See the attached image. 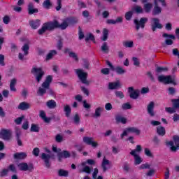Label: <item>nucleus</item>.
I'll return each mask as SVG.
<instances>
[{
    "instance_id": "f3484780",
    "label": "nucleus",
    "mask_w": 179,
    "mask_h": 179,
    "mask_svg": "<svg viewBox=\"0 0 179 179\" xmlns=\"http://www.w3.org/2000/svg\"><path fill=\"white\" fill-rule=\"evenodd\" d=\"M71 157V152L68 150L60 151L57 153V159L59 162H62L63 159H69Z\"/></svg>"
},
{
    "instance_id": "de8ad7c7",
    "label": "nucleus",
    "mask_w": 179,
    "mask_h": 179,
    "mask_svg": "<svg viewBox=\"0 0 179 179\" xmlns=\"http://www.w3.org/2000/svg\"><path fill=\"white\" fill-rule=\"evenodd\" d=\"M62 47H64V39L60 38L57 41V48L59 51H61V50H62Z\"/></svg>"
},
{
    "instance_id": "7ed1b4c3",
    "label": "nucleus",
    "mask_w": 179,
    "mask_h": 179,
    "mask_svg": "<svg viewBox=\"0 0 179 179\" xmlns=\"http://www.w3.org/2000/svg\"><path fill=\"white\" fill-rule=\"evenodd\" d=\"M79 20L76 17H66L62 24L58 22V29H61L62 30H65L68 26H73V24H76Z\"/></svg>"
},
{
    "instance_id": "7c9ffc66",
    "label": "nucleus",
    "mask_w": 179,
    "mask_h": 179,
    "mask_svg": "<svg viewBox=\"0 0 179 179\" xmlns=\"http://www.w3.org/2000/svg\"><path fill=\"white\" fill-rule=\"evenodd\" d=\"M162 13V8L159 6V4H155L154 8L152 10V15L156 16Z\"/></svg>"
},
{
    "instance_id": "a211bd4d",
    "label": "nucleus",
    "mask_w": 179,
    "mask_h": 179,
    "mask_svg": "<svg viewBox=\"0 0 179 179\" xmlns=\"http://www.w3.org/2000/svg\"><path fill=\"white\" fill-rule=\"evenodd\" d=\"M27 157V153L24 152H15L13 155V159L15 160H24Z\"/></svg>"
},
{
    "instance_id": "2f4dec72",
    "label": "nucleus",
    "mask_w": 179,
    "mask_h": 179,
    "mask_svg": "<svg viewBox=\"0 0 179 179\" xmlns=\"http://www.w3.org/2000/svg\"><path fill=\"white\" fill-rule=\"evenodd\" d=\"M157 134L159 136H164L166 135V129L163 126H159L157 127Z\"/></svg>"
},
{
    "instance_id": "393cba45",
    "label": "nucleus",
    "mask_w": 179,
    "mask_h": 179,
    "mask_svg": "<svg viewBox=\"0 0 179 179\" xmlns=\"http://www.w3.org/2000/svg\"><path fill=\"white\" fill-rule=\"evenodd\" d=\"M17 108L22 111H26V110H29V108H30V103L27 102H21L18 105Z\"/></svg>"
},
{
    "instance_id": "338daca9",
    "label": "nucleus",
    "mask_w": 179,
    "mask_h": 179,
    "mask_svg": "<svg viewBox=\"0 0 179 179\" xmlns=\"http://www.w3.org/2000/svg\"><path fill=\"white\" fill-rule=\"evenodd\" d=\"M168 94H169L170 96H174V94H176V88L170 87L168 89Z\"/></svg>"
},
{
    "instance_id": "49530a36",
    "label": "nucleus",
    "mask_w": 179,
    "mask_h": 179,
    "mask_svg": "<svg viewBox=\"0 0 179 179\" xmlns=\"http://www.w3.org/2000/svg\"><path fill=\"white\" fill-rule=\"evenodd\" d=\"M30 131L31 132H40V127L36 124H31Z\"/></svg>"
},
{
    "instance_id": "f8f14e48",
    "label": "nucleus",
    "mask_w": 179,
    "mask_h": 179,
    "mask_svg": "<svg viewBox=\"0 0 179 179\" xmlns=\"http://www.w3.org/2000/svg\"><path fill=\"white\" fill-rule=\"evenodd\" d=\"M128 93L129 94L130 99L133 100H136L139 97L140 92L139 90L134 89V87H128Z\"/></svg>"
},
{
    "instance_id": "79ce46f5",
    "label": "nucleus",
    "mask_w": 179,
    "mask_h": 179,
    "mask_svg": "<svg viewBox=\"0 0 179 179\" xmlns=\"http://www.w3.org/2000/svg\"><path fill=\"white\" fill-rule=\"evenodd\" d=\"M15 138H16L18 146H23V143L22 142V140L20 139V131H17L15 133Z\"/></svg>"
},
{
    "instance_id": "13d9d810",
    "label": "nucleus",
    "mask_w": 179,
    "mask_h": 179,
    "mask_svg": "<svg viewBox=\"0 0 179 179\" xmlns=\"http://www.w3.org/2000/svg\"><path fill=\"white\" fill-rule=\"evenodd\" d=\"M132 108V106L129 102L124 103L122 105V110H131Z\"/></svg>"
},
{
    "instance_id": "f704fd0d",
    "label": "nucleus",
    "mask_w": 179,
    "mask_h": 179,
    "mask_svg": "<svg viewBox=\"0 0 179 179\" xmlns=\"http://www.w3.org/2000/svg\"><path fill=\"white\" fill-rule=\"evenodd\" d=\"M43 7L45 8V9H50L52 7L51 0H45L43 3Z\"/></svg>"
},
{
    "instance_id": "9d476101",
    "label": "nucleus",
    "mask_w": 179,
    "mask_h": 179,
    "mask_svg": "<svg viewBox=\"0 0 179 179\" xmlns=\"http://www.w3.org/2000/svg\"><path fill=\"white\" fill-rule=\"evenodd\" d=\"M148 22V17H141L140 20L137 19L134 20V24L136 25V30H139V29H145V24Z\"/></svg>"
},
{
    "instance_id": "ddd939ff",
    "label": "nucleus",
    "mask_w": 179,
    "mask_h": 179,
    "mask_svg": "<svg viewBox=\"0 0 179 179\" xmlns=\"http://www.w3.org/2000/svg\"><path fill=\"white\" fill-rule=\"evenodd\" d=\"M158 80L161 83H164L165 85H170V83H174V80H173L171 76H159L158 77Z\"/></svg>"
},
{
    "instance_id": "8fccbe9b",
    "label": "nucleus",
    "mask_w": 179,
    "mask_h": 179,
    "mask_svg": "<svg viewBox=\"0 0 179 179\" xmlns=\"http://www.w3.org/2000/svg\"><path fill=\"white\" fill-rule=\"evenodd\" d=\"M173 107L176 110H179V101L178 99H173L171 100Z\"/></svg>"
},
{
    "instance_id": "052dcab7",
    "label": "nucleus",
    "mask_w": 179,
    "mask_h": 179,
    "mask_svg": "<svg viewBox=\"0 0 179 179\" xmlns=\"http://www.w3.org/2000/svg\"><path fill=\"white\" fill-rule=\"evenodd\" d=\"M144 153L145 156H148V157H153V154L152 153V151H150L149 148H145Z\"/></svg>"
},
{
    "instance_id": "69168bd1",
    "label": "nucleus",
    "mask_w": 179,
    "mask_h": 179,
    "mask_svg": "<svg viewBox=\"0 0 179 179\" xmlns=\"http://www.w3.org/2000/svg\"><path fill=\"white\" fill-rule=\"evenodd\" d=\"M8 173H9V169H3L0 172V177H1V178L6 177V176H8Z\"/></svg>"
},
{
    "instance_id": "c9c22d12",
    "label": "nucleus",
    "mask_w": 179,
    "mask_h": 179,
    "mask_svg": "<svg viewBox=\"0 0 179 179\" xmlns=\"http://www.w3.org/2000/svg\"><path fill=\"white\" fill-rule=\"evenodd\" d=\"M115 121L117 124H120V122L122 124H127V118L120 115L115 117Z\"/></svg>"
},
{
    "instance_id": "9b49d317",
    "label": "nucleus",
    "mask_w": 179,
    "mask_h": 179,
    "mask_svg": "<svg viewBox=\"0 0 179 179\" xmlns=\"http://www.w3.org/2000/svg\"><path fill=\"white\" fill-rule=\"evenodd\" d=\"M0 138L3 139V141H10L12 138L10 130L6 129H1L0 131Z\"/></svg>"
},
{
    "instance_id": "aec40b11",
    "label": "nucleus",
    "mask_w": 179,
    "mask_h": 179,
    "mask_svg": "<svg viewBox=\"0 0 179 179\" xmlns=\"http://www.w3.org/2000/svg\"><path fill=\"white\" fill-rule=\"evenodd\" d=\"M40 24H41V21L38 19L29 20V26H31V29L34 30L38 29V27H40Z\"/></svg>"
},
{
    "instance_id": "a18cd8bd",
    "label": "nucleus",
    "mask_w": 179,
    "mask_h": 179,
    "mask_svg": "<svg viewBox=\"0 0 179 179\" xmlns=\"http://www.w3.org/2000/svg\"><path fill=\"white\" fill-rule=\"evenodd\" d=\"M101 108L99 107V108L95 109V113L92 115V117L94 118H99V117H101Z\"/></svg>"
},
{
    "instance_id": "ea45409f",
    "label": "nucleus",
    "mask_w": 179,
    "mask_h": 179,
    "mask_svg": "<svg viewBox=\"0 0 179 179\" xmlns=\"http://www.w3.org/2000/svg\"><path fill=\"white\" fill-rule=\"evenodd\" d=\"M108 38V29L106 28H104L103 30V37L101 38L102 41H107Z\"/></svg>"
},
{
    "instance_id": "bf43d9fd",
    "label": "nucleus",
    "mask_w": 179,
    "mask_h": 179,
    "mask_svg": "<svg viewBox=\"0 0 179 179\" xmlns=\"http://www.w3.org/2000/svg\"><path fill=\"white\" fill-rule=\"evenodd\" d=\"M78 38L80 40H83V38H85V34H83V31L80 27H78Z\"/></svg>"
},
{
    "instance_id": "c03bdc74",
    "label": "nucleus",
    "mask_w": 179,
    "mask_h": 179,
    "mask_svg": "<svg viewBox=\"0 0 179 179\" xmlns=\"http://www.w3.org/2000/svg\"><path fill=\"white\" fill-rule=\"evenodd\" d=\"M73 120L76 125H79V124H80V116H79V114L76 113L73 116Z\"/></svg>"
},
{
    "instance_id": "0e129e2a",
    "label": "nucleus",
    "mask_w": 179,
    "mask_h": 179,
    "mask_svg": "<svg viewBox=\"0 0 179 179\" xmlns=\"http://www.w3.org/2000/svg\"><path fill=\"white\" fill-rule=\"evenodd\" d=\"M32 155L35 156L36 157H38L40 155V148H34L32 151Z\"/></svg>"
},
{
    "instance_id": "bb28decb",
    "label": "nucleus",
    "mask_w": 179,
    "mask_h": 179,
    "mask_svg": "<svg viewBox=\"0 0 179 179\" xmlns=\"http://www.w3.org/2000/svg\"><path fill=\"white\" fill-rule=\"evenodd\" d=\"M110 165V160L106 159V157H103L101 163V168L103 173H106L108 169L107 168V166Z\"/></svg>"
},
{
    "instance_id": "603ef678",
    "label": "nucleus",
    "mask_w": 179,
    "mask_h": 179,
    "mask_svg": "<svg viewBox=\"0 0 179 179\" xmlns=\"http://www.w3.org/2000/svg\"><path fill=\"white\" fill-rule=\"evenodd\" d=\"M124 47H126V48H132L134 47V41H125L123 43Z\"/></svg>"
},
{
    "instance_id": "f257e3e1",
    "label": "nucleus",
    "mask_w": 179,
    "mask_h": 179,
    "mask_svg": "<svg viewBox=\"0 0 179 179\" xmlns=\"http://www.w3.org/2000/svg\"><path fill=\"white\" fill-rule=\"evenodd\" d=\"M52 82V76L48 75L45 81L41 84V87H39L37 94L38 96H43L45 94V93H48L50 96H55V93L51 89H50V86L51 83Z\"/></svg>"
},
{
    "instance_id": "774afa93",
    "label": "nucleus",
    "mask_w": 179,
    "mask_h": 179,
    "mask_svg": "<svg viewBox=\"0 0 179 179\" xmlns=\"http://www.w3.org/2000/svg\"><path fill=\"white\" fill-rule=\"evenodd\" d=\"M132 61L134 62V66H139V65H141V62H139V59H138V57H134L132 58Z\"/></svg>"
},
{
    "instance_id": "3c124183",
    "label": "nucleus",
    "mask_w": 179,
    "mask_h": 179,
    "mask_svg": "<svg viewBox=\"0 0 179 179\" xmlns=\"http://www.w3.org/2000/svg\"><path fill=\"white\" fill-rule=\"evenodd\" d=\"M101 51L104 52L105 54H108V46L107 45V42H104L101 47Z\"/></svg>"
},
{
    "instance_id": "37998d69",
    "label": "nucleus",
    "mask_w": 179,
    "mask_h": 179,
    "mask_svg": "<svg viewBox=\"0 0 179 179\" xmlns=\"http://www.w3.org/2000/svg\"><path fill=\"white\" fill-rule=\"evenodd\" d=\"M95 40L96 38H94V35H93V34L92 33L88 34L85 38V41H86L87 43L89 41H94V43H95Z\"/></svg>"
},
{
    "instance_id": "a878e982",
    "label": "nucleus",
    "mask_w": 179,
    "mask_h": 179,
    "mask_svg": "<svg viewBox=\"0 0 179 179\" xmlns=\"http://www.w3.org/2000/svg\"><path fill=\"white\" fill-rule=\"evenodd\" d=\"M130 155L134 157V164L138 165L142 163L143 159L141 158L139 155L135 154V151L130 152Z\"/></svg>"
},
{
    "instance_id": "4c0bfd02",
    "label": "nucleus",
    "mask_w": 179,
    "mask_h": 179,
    "mask_svg": "<svg viewBox=\"0 0 179 179\" xmlns=\"http://www.w3.org/2000/svg\"><path fill=\"white\" fill-rule=\"evenodd\" d=\"M29 50H30V46H29V44L25 43L22 48V51L24 52V55L27 56L29 55Z\"/></svg>"
},
{
    "instance_id": "b1692460",
    "label": "nucleus",
    "mask_w": 179,
    "mask_h": 179,
    "mask_svg": "<svg viewBox=\"0 0 179 179\" xmlns=\"http://www.w3.org/2000/svg\"><path fill=\"white\" fill-rule=\"evenodd\" d=\"M39 117L47 124H50V122H51L52 118L47 117V115H45V112L44 110H40Z\"/></svg>"
},
{
    "instance_id": "72a5a7b5",
    "label": "nucleus",
    "mask_w": 179,
    "mask_h": 179,
    "mask_svg": "<svg viewBox=\"0 0 179 179\" xmlns=\"http://www.w3.org/2000/svg\"><path fill=\"white\" fill-rule=\"evenodd\" d=\"M46 106L48 108H55L57 107V102H55V100L51 99L47 101Z\"/></svg>"
},
{
    "instance_id": "680f3d73",
    "label": "nucleus",
    "mask_w": 179,
    "mask_h": 179,
    "mask_svg": "<svg viewBox=\"0 0 179 179\" xmlns=\"http://www.w3.org/2000/svg\"><path fill=\"white\" fill-rule=\"evenodd\" d=\"M165 110L166 113H169V114H174L176 112V109L173 107H166L165 108Z\"/></svg>"
},
{
    "instance_id": "e2e57ef3",
    "label": "nucleus",
    "mask_w": 179,
    "mask_h": 179,
    "mask_svg": "<svg viewBox=\"0 0 179 179\" xmlns=\"http://www.w3.org/2000/svg\"><path fill=\"white\" fill-rule=\"evenodd\" d=\"M23 120H24V115H22L20 117H17L15 120V122L17 125H20V124H22V122L23 121Z\"/></svg>"
},
{
    "instance_id": "09e8293b",
    "label": "nucleus",
    "mask_w": 179,
    "mask_h": 179,
    "mask_svg": "<svg viewBox=\"0 0 179 179\" xmlns=\"http://www.w3.org/2000/svg\"><path fill=\"white\" fill-rule=\"evenodd\" d=\"M132 10H134L138 14L143 13V8L141 6H136L132 8Z\"/></svg>"
},
{
    "instance_id": "f03ea898",
    "label": "nucleus",
    "mask_w": 179,
    "mask_h": 179,
    "mask_svg": "<svg viewBox=\"0 0 179 179\" xmlns=\"http://www.w3.org/2000/svg\"><path fill=\"white\" fill-rule=\"evenodd\" d=\"M58 21L57 20L45 22L42 27L38 30V34L42 36L47 30L51 31L54 30V29H58Z\"/></svg>"
},
{
    "instance_id": "864d4df0",
    "label": "nucleus",
    "mask_w": 179,
    "mask_h": 179,
    "mask_svg": "<svg viewBox=\"0 0 179 179\" xmlns=\"http://www.w3.org/2000/svg\"><path fill=\"white\" fill-rule=\"evenodd\" d=\"M83 62L85 69H90V62H89V60H87V59H83Z\"/></svg>"
},
{
    "instance_id": "6ab92c4d",
    "label": "nucleus",
    "mask_w": 179,
    "mask_h": 179,
    "mask_svg": "<svg viewBox=\"0 0 179 179\" xmlns=\"http://www.w3.org/2000/svg\"><path fill=\"white\" fill-rule=\"evenodd\" d=\"M120 87H121V83L120 81L110 82L108 85V89L109 90H117V89H120Z\"/></svg>"
},
{
    "instance_id": "4be33fe9",
    "label": "nucleus",
    "mask_w": 179,
    "mask_h": 179,
    "mask_svg": "<svg viewBox=\"0 0 179 179\" xmlns=\"http://www.w3.org/2000/svg\"><path fill=\"white\" fill-rule=\"evenodd\" d=\"M123 18L122 17H117L115 20L108 19L106 20V24H117L118 23H122Z\"/></svg>"
},
{
    "instance_id": "e433bc0d",
    "label": "nucleus",
    "mask_w": 179,
    "mask_h": 179,
    "mask_svg": "<svg viewBox=\"0 0 179 179\" xmlns=\"http://www.w3.org/2000/svg\"><path fill=\"white\" fill-rule=\"evenodd\" d=\"M153 8V5L151 3H147L144 4V10L145 13H149L152 10Z\"/></svg>"
},
{
    "instance_id": "5701e85b",
    "label": "nucleus",
    "mask_w": 179,
    "mask_h": 179,
    "mask_svg": "<svg viewBox=\"0 0 179 179\" xmlns=\"http://www.w3.org/2000/svg\"><path fill=\"white\" fill-rule=\"evenodd\" d=\"M86 164H87V161L81 163V166L83 167V169L80 170L79 173H86L87 174H90V173H92V169Z\"/></svg>"
},
{
    "instance_id": "1a4fd4ad",
    "label": "nucleus",
    "mask_w": 179,
    "mask_h": 179,
    "mask_svg": "<svg viewBox=\"0 0 179 179\" xmlns=\"http://www.w3.org/2000/svg\"><path fill=\"white\" fill-rule=\"evenodd\" d=\"M17 167L21 171H33L34 170V165L33 164H27L26 162L20 163Z\"/></svg>"
},
{
    "instance_id": "2eb2a0df",
    "label": "nucleus",
    "mask_w": 179,
    "mask_h": 179,
    "mask_svg": "<svg viewBox=\"0 0 179 179\" xmlns=\"http://www.w3.org/2000/svg\"><path fill=\"white\" fill-rule=\"evenodd\" d=\"M83 142L86 143V145H89L90 146H92V148H97L99 146V143L94 141L92 137L84 136Z\"/></svg>"
},
{
    "instance_id": "39448f33",
    "label": "nucleus",
    "mask_w": 179,
    "mask_h": 179,
    "mask_svg": "<svg viewBox=\"0 0 179 179\" xmlns=\"http://www.w3.org/2000/svg\"><path fill=\"white\" fill-rule=\"evenodd\" d=\"M31 73H33V75H35L36 73L35 79L36 82H38V83H40V82H41V80L43 79V76H44L45 73L41 67H33L31 70Z\"/></svg>"
},
{
    "instance_id": "58836bf2",
    "label": "nucleus",
    "mask_w": 179,
    "mask_h": 179,
    "mask_svg": "<svg viewBox=\"0 0 179 179\" xmlns=\"http://www.w3.org/2000/svg\"><path fill=\"white\" fill-rule=\"evenodd\" d=\"M58 176L59 177H68V176H69V172L64 169H59L58 171Z\"/></svg>"
},
{
    "instance_id": "20e7f679",
    "label": "nucleus",
    "mask_w": 179,
    "mask_h": 179,
    "mask_svg": "<svg viewBox=\"0 0 179 179\" xmlns=\"http://www.w3.org/2000/svg\"><path fill=\"white\" fill-rule=\"evenodd\" d=\"M76 73L78 79L80 80L81 83H83V85H86L87 86H89V85H90V82L87 80V72H85L83 69H76Z\"/></svg>"
},
{
    "instance_id": "6e6d98bb",
    "label": "nucleus",
    "mask_w": 179,
    "mask_h": 179,
    "mask_svg": "<svg viewBox=\"0 0 179 179\" xmlns=\"http://www.w3.org/2000/svg\"><path fill=\"white\" fill-rule=\"evenodd\" d=\"M115 95L116 97H117V99H124L125 97V95L122 91H115Z\"/></svg>"
},
{
    "instance_id": "6e6552de",
    "label": "nucleus",
    "mask_w": 179,
    "mask_h": 179,
    "mask_svg": "<svg viewBox=\"0 0 179 179\" xmlns=\"http://www.w3.org/2000/svg\"><path fill=\"white\" fill-rule=\"evenodd\" d=\"M54 155H49L46 153H42L41 155V159L44 162L45 169H51V161Z\"/></svg>"
},
{
    "instance_id": "4468645a",
    "label": "nucleus",
    "mask_w": 179,
    "mask_h": 179,
    "mask_svg": "<svg viewBox=\"0 0 179 179\" xmlns=\"http://www.w3.org/2000/svg\"><path fill=\"white\" fill-rule=\"evenodd\" d=\"M151 29L152 31H156V29H163V25L160 24L159 18H152Z\"/></svg>"
},
{
    "instance_id": "412c9836",
    "label": "nucleus",
    "mask_w": 179,
    "mask_h": 179,
    "mask_svg": "<svg viewBox=\"0 0 179 179\" xmlns=\"http://www.w3.org/2000/svg\"><path fill=\"white\" fill-rule=\"evenodd\" d=\"M155 102L151 101L147 106V111L150 117H155Z\"/></svg>"
},
{
    "instance_id": "473e14b6",
    "label": "nucleus",
    "mask_w": 179,
    "mask_h": 179,
    "mask_svg": "<svg viewBox=\"0 0 179 179\" xmlns=\"http://www.w3.org/2000/svg\"><path fill=\"white\" fill-rule=\"evenodd\" d=\"M17 80L16 78H13L10 82V92H16V83Z\"/></svg>"
},
{
    "instance_id": "4d7b16f0",
    "label": "nucleus",
    "mask_w": 179,
    "mask_h": 179,
    "mask_svg": "<svg viewBox=\"0 0 179 179\" xmlns=\"http://www.w3.org/2000/svg\"><path fill=\"white\" fill-rule=\"evenodd\" d=\"M133 15H134V12L131 10L127 12L124 16L126 20H128V21L131 20V19H132Z\"/></svg>"
},
{
    "instance_id": "0eeeda50",
    "label": "nucleus",
    "mask_w": 179,
    "mask_h": 179,
    "mask_svg": "<svg viewBox=\"0 0 179 179\" xmlns=\"http://www.w3.org/2000/svg\"><path fill=\"white\" fill-rule=\"evenodd\" d=\"M128 134H136V135H141V130L135 127H127L120 135L121 138L124 139V136H127Z\"/></svg>"
},
{
    "instance_id": "c85d7f7f",
    "label": "nucleus",
    "mask_w": 179,
    "mask_h": 179,
    "mask_svg": "<svg viewBox=\"0 0 179 179\" xmlns=\"http://www.w3.org/2000/svg\"><path fill=\"white\" fill-rule=\"evenodd\" d=\"M58 54V52L55 50H51L49 51L48 54L46 55L45 61H50L52 59L53 57H55Z\"/></svg>"
},
{
    "instance_id": "423d86ee",
    "label": "nucleus",
    "mask_w": 179,
    "mask_h": 179,
    "mask_svg": "<svg viewBox=\"0 0 179 179\" xmlns=\"http://www.w3.org/2000/svg\"><path fill=\"white\" fill-rule=\"evenodd\" d=\"M166 145H169V146H171L170 150L171 152L179 150V136H173V141H169L166 143Z\"/></svg>"
},
{
    "instance_id": "a19ab883",
    "label": "nucleus",
    "mask_w": 179,
    "mask_h": 179,
    "mask_svg": "<svg viewBox=\"0 0 179 179\" xmlns=\"http://www.w3.org/2000/svg\"><path fill=\"white\" fill-rule=\"evenodd\" d=\"M114 71L117 75H124L125 73V69H123L121 66L114 67Z\"/></svg>"
},
{
    "instance_id": "dca6fc26",
    "label": "nucleus",
    "mask_w": 179,
    "mask_h": 179,
    "mask_svg": "<svg viewBox=\"0 0 179 179\" xmlns=\"http://www.w3.org/2000/svg\"><path fill=\"white\" fill-rule=\"evenodd\" d=\"M64 54H69V57L70 58H73V59H74V61H76V62H79V57H78V55L75 52H73L71 50V48H64Z\"/></svg>"
},
{
    "instance_id": "c756f323",
    "label": "nucleus",
    "mask_w": 179,
    "mask_h": 179,
    "mask_svg": "<svg viewBox=\"0 0 179 179\" xmlns=\"http://www.w3.org/2000/svg\"><path fill=\"white\" fill-rule=\"evenodd\" d=\"M64 111L66 118H69V117H71V114H72V108H71V106L69 105L64 106Z\"/></svg>"
},
{
    "instance_id": "5fc2aeb1",
    "label": "nucleus",
    "mask_w": 179,
    "mask_h": 179,
    "mask_svg": "<svg viewBox=\"0 0 179 179\" xmlns=\"http://www.w3.org/2000/svg\"><path fill=\"white\" fill-rule=\"evenodd\" d=\"M159 2L162 3V6H163L164 8H166V6H167V3H166V0H154L155 5H159Z\"/></svg>"
},
{
    "instance_id": "cd10ccee",
    "label": "nucleus",
    "mask_w": 179,
    "mask_h": 179,
    "mask_svg": "<svg viewBox=\"0 0 179 179\" xmlns=\"http://www.w3.org/2000/svg\"><path fill=\"white\" fill-rule=\"evenodd\" d=\"M28 13L29 15H34V13H38V9L34 8V6L32 3H30L28 6Z\"/></svg>"
}]
</instances>
